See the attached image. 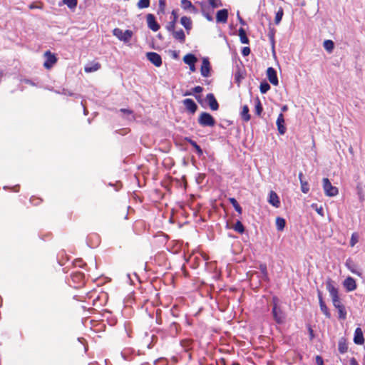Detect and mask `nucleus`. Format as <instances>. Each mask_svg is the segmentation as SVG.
<instances>
[{"label": "nucleus", "instance_id": "obj_1", "mask_svg": "<svg viewBox=\"0 0 365 365\" xmlns=\"http://www.w3.org/2000/svg\"><path fill=\"white\" fill-rule=\"evenodd\" d=\"M326 287L331 297L333 306L338 310L339 318L341 319H345L346 318V311L339 297L337 288L334 287L331 279L327 281Z\"/></svg>", "mask_w": 365, "mask_h": 365}, {"label": "nucleus", "instance_id": "obj_2", "mask_svg": "<svg viewBox=\"0 0 365 365\" xmlns=\"http://www.w3.org/2000/svg\"><path fill=\"white\" fill-rule=\"evenodd\" d=\"M215 118L208 113L202 112L198 118V123L203 127H213L215 125Z\"/></svg>", "mask_w": 365, "mask_h": 365}, {"label": "nucleus", "instance_id": "obj_3", "mask_svg": "<svg viewBox=\"0 0 365 365\" xmlns=\"http://www.w3.org/2000/svg\"><path fill=\"white\" fill-rule=\"evenodd\" d=\"M322 183L323 189L327 196L334 197L338 195V188L335 186H333L328 178H323Z\"/></svg>", "mask_w": 365, "mask_h": 365}, {"label": "nucleus", "instance_id": "obj_4", "mask_svg": "<svg viewBox=\"0 0 365 365\" xmlns=\"http://www.w3.org/2000/svg\"><path fill=\"white\" fill-rule=\"evenodd\" d=\"M113 34L118 39L125 42L129 41L133 36V32L131 31L126 30L123 31V30L118 28L113 30Z\"/></svg>", "mask_w": 365, "mask_h": 365}, {"label": "nucleus", "instance_id": "obj_5", "mask_svg": "<svg viewBox=\"0 0 365 365\" xmlns=\"http://www.w3.org/2000/svg\"><path fill=\"white\" fill-rule=\"evenodd\" d=\"M272 314L275 322L277 324H282L285 319V314L282 309L278 307L277 304L274 303L272 308Z\"/></svg>", "mask_w": 365, "mask_h": 365}, {"label": "nucleus", "instance_id": "obj_6", "mask_svg": "<svg viewBox=\"0 0 365 365\" xmlns=\"http://www.w3.org/2000/svg\"><path fill=\"white\" fill-rule=\"evenodd\" d=\"M44 56L46 58V61L43 63V66L46 69H50L56 63L57 58L55 56V55L53 54L50 51H46L44 53Z\"/></svg>", "mask_w": 365, "mask_h": 365}, {"label": "nucleus", "instance_id": "obj_7", "mask_svg": "<svg viewBox=\"0 0 365 365\" xmlns=\"http://www.w3.org/2000/svg\"><path fill=\"white\" fill-rule=\"evenodd\" d=\"M197 58L195 57V55L192 53L186 54L183 57V61L185 63L187 64L189 66L190 70L191 72L195 71V63L197 62Z\"/></svg>", "mask_w": 365, "mask_h": 365}, {"label": "nucleus", "instance_id": "obj_8", "mask_svg": "<svg viewBox=\"0 0 365 365\" xmlns=\"http://www.w3.org/2000/svg\"><path fill=\"white\" fill-rule=\"evenodd\" d=\"M147 58L155 66L160 67L162 65L161 56L155 52H148Z\"/></svg>", "mask_w": 365, "mask_h": 365}, {"label": "nucleus", "instance_id": "obj_9", "mask_svg": "<svg viewBox=\"0 0 365 365\" xmlns=\"http://www.w3.org/2000/svg\"><path fill=\"white\" fill-rule=\"evenodd\" d=\"M345 266L353 274L361 277L362 273L361 270L359 269L358 265L351 259L349 258L346 259L345 262Z\"/></svg>", "mask_w": 365, "mask_h": 365}, {"label": "nucleus", "instance_id": "obj_10", "mask_svg": "<svg viewBox=\"0 0 365 365\" xmlns=\"http://www.w3.org/2000/svg\"><path fill=\"white\" fill-rule=\"evenodd\" d=\"M182 103L186 110L191 114H194L197 110V106L195 101L190 98H186L182 101Z\"/></svg>", "mask_w": 365, "mask_h": 365}, {"label": "nucleus", "instance_id": "obj_11", "mask_svg": "<svg viewBox=\"0 0 365 365\" xmlns=\"http://www.w3.org/2000/svg\"><path fill=\"white\" fill-rule=\"evenodd\" d=\"M146 20L148 28L152 31H157L160 29V26L155 21V18L153 14H148L146 16Z\"/></svg>", "mask_w": 365, "mask_h": 365}, {"label": "nucleus", "instance_id": "obj_12", "mask_svg": "<svg viewBox=\"0 0 365 365\" xmlns=\"http://www.w3.org/2000/svg\"><path fill=\"white\" fill-rule=\"evenodd\" d=\"M210 64L209 60L206 58L202 59V66L200 68L201 75L204 77H208L210 76Z\"/></svg>", "mask_w": 365, "mask_h": 365}, {"label": "nucleus", "instance_id": "obj_13", "mask_svg": "<svg viewBox=\"0 0 365 365\" xmlns=\"http://www.w3.org/2000/svg\"><path fill=\"white\" fill-rule=\"evenodd\" d=\"M267 76L269 82L274 86H277L279 83L277 72L272 67H269L267 70Z\"/></svg>", "mask_w": 365, "mask_h": 365}, {"label": "nucleus", "instance_id": "obj_14", "mask_svg": "<svg viewBox=\"0 0 365 365\" xmlns=\"http://www.w3.org/2000/svg\"><path fill=\"white\" fill-rule=\"evenodd\" d=\"M343 285L347 292H352L356 289V281L351 277H346L343 282Z\"/></svg>", "mask_w": 365, "mask_h": 365}, {"label": "nucleus", "instance_id": "obj_15", "mask_svg": "<svg viewBox=\"0 0 365 365\" xmlns=\"http://www.w3.org/2000/svg\"><path fill=\"white\" fill-rule=\"evenodd\" d=\"M181 7L192 14H197L198 12L196 7L192 5L190 0H181Z\"/></svg>", "mask_w": 365, "mask_h": 365}, {"label": "nucleus", "instance_id": "obj_16", "mask_svg": "<svg viewBox=\"0 0 365 365\" xmlns=\"http://www.w3.org/2000/svg\"><path fill=\"white\" fill-rule=\"evenodd\" d=\"M228 11L227 9H221L217 12L216 21L217 23L225 24L227 21Z\"/></svg>", "mask_w": 365, "mask_h": 365}, {"label": "nucleus", "instance_id": "obj_17", "mask_svg": "<svg viewBox=\"0 0 365 365\" xmlns=\"http://www.w3.org/2000/svg\"><path fill=\"white\" fill-rule=\"evenodd\" d=\"M209 106L212 110H217L219 108V104L212 93H209L206 96Z\"/></svg>", "mask_w": 365, "mask_h": 365}, {"label": "nucleus", "instance_id": "obj_18", "mask_svg": "<svg viewBox=\"0 0 365 365\" xmlns=\"http://www.w3.org/2000/svg\"><path fill=\"white\" fill-rule=\"evenodd\" d=\"M354 341L355 344L362 345L364 343L363 331L361 328L358 327L355 329Z\"/></svg>", "mask_w": 365, "mask_h": 365}, {"label": "nucleus", "instance_id": "obj_19", "mask_svg": "<svg viewBox=\"0 0 365 365\" xmlns=\"http://www.w3.org/2000/svg\"><path fill=\"white\" fill-rule=\"evenodd\" d=\"M277 125L279 133L281 135H284L286 132V127L284 125V118L282 113H280L278 115V118L277 119Z\"/></svg>", "mask_w": 365, "mask_h": 365}, {"label": "nucleus", "instance_id": "obj_20", "mask_svg": "<svg viewBox=\"0 0 365 365\" xmlns=\"http://www.w3.org/2000/svg\"><path fill=\"white\" fill-rule=\"evenodd\" d=\"M268 202L275 207H279L280 206V201L279 197L277 195V193L274 191H270L269 194Z\"/></svg>", "mask_w": 365, "mask_h": 365}, {"label": "nucleus", "instance_id": "obj_21", "mask_svg": "<svg viewBox=\"0 0 365 365\" xmlns=\"http://www.w3.org/2000/svg\"><path fill=\"white\" fill-rule=\"evenodd\" d=\"M172 33L173 36L175 39L178 40L180 43H183L185 41V35L182 29L178 31H170Z\"/></svg>", "mask_w": 365, "mask_h": 365}, {"label": "nucleus", "instance_id": "obj_22", "mask_svg": "<svg viewBox=\"0 0 365 365\" xmlns=\"http://www.w3.org/2000/svg\"><path fill=\"white\" fill-rule=\"evenodd\" d=\"M101 68V64L98 62H91L86 65L84 71L86 73L95 72Z\"/></svg>", "mask_w": 365, "mask_h": 365}, {"label": "nucleus", "instance_id": "obj_23", "mask_svg": "<svg viewBox=\"0 0 365 365\" xmlns=\"http://www.w3.org/2000/svg\"><path fill=\"white\" fill-rule=\"evenodd\" d=\"M180 24L185 27L187 31V33L189 34L190 31L192 29V23L190 18L187 16H182L180 19Z\"/></svg>", "mask_w": 365, "mask_h": 365}, {"label": "nucleus", "instance_id": "obj_24", "mask_svg": "<svg viewBox=\"0 0 365 365\" xmlns=\"http://www.w3.org/2000/svg\"><path fill=\"white\" fill-rule=\"evenodd\" d=\"M172 15L173 16V21H170L166 26V29L168 31H173V29L175 28V24L178 17L177 12L175 10L172 11Z\"/></svg>", "mask_w": 365, "mask_h": 365}, {"label": "nucleus", "instance_id": "obj_25", "mask_svg": "<svg viewBox=\"0 0 365 365\" xmlns=\"http://www.w3.org/2000/svg\"><path fill=\"white\" fill-rule=\"evenodd\" d=\"M240 115L244 121L248 122L250 120L251 116L249 113V108L247 106L245 105L242 107Z\"/></svg>", "mask_w": 365, "mask_h": 365}, {"label": "nucleus", "instance_id": "obj_26", "mask_svg": "<svg viewBox=\"0 0 365 365\" xmlns=\"http://www.w3.org/2000/svg\"><path fill=\"white\" fill-rule=\"evenodd\" d=\"M286 221L284 218L277 217L276 218V226L279 231H282L285 227Z\"/></svg>", "mask_w": 365, "mask_h": 365}, {"label": "nucleus", "instance_id": "obj_27", "mask_svg": "<svg viewBox=\"0 0 365 365\" xmlns=\"http://www.w3.org/2000/svg\"><path fill=\"white\" fill-rule=\"evenodd\" d=\"M229 201L232 205V206L234 207L235 210L240 215H241L242 213V209L241 206L239 205V203L237 202V200L235 198H234V197H230V198H229Z\"/></svg>", "mask_w": 365, "mask_h": 365}, {"label": "nucleus", "instance_id": "obj_28", "mask_svg": "<svg viewBox=\"0 0 365 365\" xmlns=\"http://www.w3.org/2000/svg\"><path fill=\"white\" fill-rule=\"evenodd\" d=\"M239 36H240V41L242 43L246 44V43H249V39L247 37L246 32H245V31L242 28H240L239 29Z\"/></svg>", "mask_w": 365, "mask_h": 365}, {"label": "nucleus", "instance_id": "obj_29", "mask_svg": "<svg viewBox=\"0 0 365 365\" xmlns=\"http://www.w3.org/2000/svg\"><path fill=\"white\" fill-rule=\"evenodd\" d=\"M233 229L240 234H242L245 232V227L239 220L234 225Z\"/></svg>", "mask_w": 365, "mask_h": 365}, {"label": "nucleus", "instance_id": "obj_30", "mask_svg": "<svg viewBox=\"0 0 365 365\" xmlns=\"http://www.w3.org/2000/svg\"><path fill=\"white\" fill-rule=\"evenodd\" d=\"M283 15H284L283 9L279 8L275 15V18H274L275 24L278 25L281 22Z\"/></svg>", "mask_w": 365, "mask_h": 365}, {"label": "nucleus", "instance_id": "obj_31", "mask_svg": "<svg viewBox=\"0 0 365 365\" xmlns=\"http://www.w3.org/2000/svg\"><path fill=\"white\" fill-rule=\"evenodd\" d=\"M324 47L328 52H331L334 47V42L331 40H326L324 41Z\"/></svg>", "mask_w": 365, "mask_h": 365}, {"label": "nucleus", "instance_id": "obj_32", "mask_svg": "<svg viewBox=\"0 0 365 365\" xmlns=\"http://www.w3.org/2000/svg\"><path fill=\"white\" fill-rule=\"evenodd\" d=\"M262 110H263V108H262V103H261L259 99L257 98L256 103H255V111L256 115H260Z\"/></svg>", "mask_w": 365, "mask_h": 365}, {"label": "nucleus", "instance_id": "obj_33", "mask_svg": "<svg viewBox=\"0 0 365 365\" xmlns=\"http://www.w3.org/2000/svg\"><path fill=\"white\" fill-rule=\"evenodd\" d=\"M190 144L195 148L198 155H202L203 153L201 148L197 144V143L192 140H189Z\"/></svg>", "mask_w": 365, "mask_h": 365}, {"label": "nucleus", "instance_id": "obj_34", "mask_svg": "<svg viewBox=\"0 0 365 365\" xmlns=\"http://www.w3.org/2000/svg\"><path fill=\"white\" fill-rule=\"evenodd\" d=\"M259 89L262 93H266L270 89V86L267 82L264 81L260 83Z\"/></svg>", "mask_w": 365, "mask_h": 365}, {"label": "nucleus", "instance_id": "obj_35", "mask_svg": "<svg viewBox=\"0 0 365 365\" xmlns=\"http://www.w3.org/2000/svg\"><path fill=\"white\" fill-rule=\"evenodd\" d=\"M137 6L140 9L148 8L150 6V0H139Z\"/></svg>", "mask_w": 365, "mask_h": 365}, {"label": "nucleus", "instance_id": "obj_36", "mask_svg": "<svg viewBox=\"0 0 365 365\" xmlns=\"http://www.w3.org/2000/svg\"><path fill=\"white\" fill-rule=\"evenodd\" d=\"M259 270L261 271V273L262 274V277L264 279V280L268 279L267 277V266L264 264H262L259 265Z\"/></svg>", "mask_w": 365, "mask_h": 365}, {"label": "nucleus", "instance_id": "obj_37", "mask_svg": "<svg viewBox=\"0 0 365 365\" xmlns=\"http://www.w3.org/2000/svg\"><path fill=\"white\" fill-rule=\"evenodd\" d=\"M63 2L71 9L76 8L77 5V0H63Z\"/></svg>", "mask_w": 365, "mask_h": 365}, {"label": "nucleus", "instance_id": "obj_38", "mask_svg": "<svg viewBox=\"0 0 365 365\" xmlns=\"http://www.w3.org/2000/svg\"><path fill=\"white\" fill-rule=\"evenodd\" d=\"M120 111L127 115L128 120H133L135 119L134 115H133V111L131 110L122 108L120 110Z\"/></svg>", "mask_w": 365, "mask_h": 365}, {"label": "nucleus", "instance_id": "obj_39", "mask_svg": "<svg viewBox=\"0 0 365 365\" xmlns=\"http://www.w3.org/2000/svg\"><path fill=\"white\" fill-rule=\"evenodd\" d=\"M301 190L304 193H307L309 191V186L307 181L301 180Z\"/></svg>", "mask_w": 365, "mask_h": 365}, {"label": "nucleus", "instance_id": "obj_40", "mask_svg": "<svg viewBox=\"0 0 365 365\" xmlns=\"http://www.w3.org/2000/svg\"><path fill=\"white\" fill-rule=\"evenodd\" d=\"M320 309L321 311L322 312V313L327 317V318H330L331 317V314L329 311V309L328 307H327V305L324 304H320Z\"/></svg>", "mask_w": 365, "mask_h": 365}, {"label": "nucleus", "instance_id": "obj_41", "mask_svg": "<svg viewBox=\"0 0 365 365\" xmlns=\"http://www.w3.org/2000/svg\"><path fill=\"white\" fill-rule=\"evenodd\" d=\"M359 241V236L356 233H353L350 240V246L354 247Z\"/></svg>", "mask_w": 365, "mask_h": 365}, {"label": "nucleus", "instance_id": "obj_42", "mask_svg": "<svg viewBox=\"0 0 365 365\" xmlns=\"http://www.w3.org/2000/svg\"><path fill=\"white\" fill-rule=\"evenodd\" d=\"M166 4L165 0H159V9L158 13H164L165 9Z\"/></svg>", "mask_w": 365, "mask_h": 365}, {"label": "nucleus", "instance_id": "obj_43", "mask_svg": "<svg viewBox=\"0 0 365 365\" xmlns=\"http://www.w3.org/2000/svg\"><path fill=\"white\" fill-rule=\"evenodd\" d=\"M347 351V346L345 343L339 342V351L341 354H344Z\"/></svg>", "mask_w": 365, "mask_h": 365}, {"label": "nucleus", "instance_id": "obj_44", "mask_svg": "<svg viewBox=\"0 0 365 365\" xmlns=\"http://www.w3.org/2000/svg\"><path fill=\"white\" fill-rule=\"evenodd\" d=\"M209 3L214 8L218 7L221 5L218 0H209Z\"/></svg>", "mask_w": 365, "mask_h": 365}, {"label": "nucleus", "instance_id": "obj_45", "mask_svg": "<svg viewBox=\"0 0 365 365\" xmlns=\"http://www.w3.org/2000/svg\"><path fill=\"white\" fill-rule=\"evenodd\" d=\"M250 48L249 47H244L242 48V54L244 56H247L250 54Z\"/></svg>", "mask_w": 365, "mask_h": 365}, {"label": "nucleus", "instance_id": "obj_46", "mask_svg": "<svg viewBox=\"0 0 365 365\" xmlns=\"http://www.w3.org/2000/svg\"><path fill=\"white\" fill-rule=\"evenodd\" d=\"M316 364L317 365H324L323 359L320 356H316Z\"/></svg>", "mask_w": 365, "mask_h": 365}, {"label": "nucleus", "instance_id": "obj_47", "mask_svg": "<svg viewBox=\"0 0 365 365\" xmlns=\"http://www.w3.org/2000/svg\"><path fill=\"white\" fill-rule=\"evenodd\" d=\"M192 90H193V92L200 93L202 91L203 88L201 86H195Z\"/></svg>", "mask_w": 365, "mask_h": 365}, {"label": "nucleus", "instance_id": "obj_48", "mask_svg": "<svg viewBox=\"0 0 365 365\" xmlns=\"http://www.w3.org/2000/svg\"><path fill=\"white\" fill-rule=\"evenodd\" d=\"M350 365H359L357 361L354 358H351L349 361Z\"/></svg>", "mask_w": 365, "mask_h": 365}, {"label": "nucleus", "instance_id": "obj_49", "mask_svg": "<svg viewBox=\"0 0 365 365\" xmlns=\"http://www.w3.org/2000/svg\"><path fill=\"white\" fill-rule=\"evenodd\" d=\"M318 214H319L321 216L324 215L323 208L320 207L319 208L316 209Z\"/></svg>", "mask_w": 365, "mask_h": 365}, {"label": "nucleus", "instance_id": "obj_50", "mask_svg": "<svg viewBox=\"0 0 365 365\" xmlns=\"http://www.w3.org/2000/svg\"><path fill=\"white\" fill-rule=\"evenodd\" d=\"M237 18H238V20H239L240 23L241 24L244 25V24H245V21H244V20L241 18V16H240V13H239V12H237Z\"/></svg>", "mask_w": 365, "mask_h": 365}, {"label": "nucleus", "instance_id": "obj_51", "mask_svg": "<svg viewBox=\"0 0 365 365\" xmlns=\"http://www.w3.org/2000/svg\"><path fill=\"white\" fill-rule=\"evenodd\" d=\"M205 16L210 21H212L213 20L212 17L209 14H205Z\"/></svg>", "mask_w": 365, "mask_h": 365}, {"label": "nucleus", "instance_id": "obj_52", "mask_svg": "<svg viewBox=\"0 0 365 365\" xmlns=\"http://www.w3.org/2000/svg\"><path fill=\"white\" fill-rule=\"evenodd\" d=\"M25 82H26V83L31 85V86L35 85L31 80H26Z\"/></svg>", "mask_w": 365, "mask_h": 365}, {"label": "nucleus", "instance_id": "obj_53", "mask_svg": "<svg viewBox=\"0 0 365 365\" xmlns=\"http://www.w3.org/2000/svg\"><path fill=\"white\" fill-rule=\"evenodd\" d=\"M318 298H319V300L323 299L322 294L320 291H318Z\"/></svg>", "mask_w": 365, "mask_h": 365}, {"label": "nucleus", "instance_id": "obj_54", "mask_svg": "<svg viewBox=\"0 0 365 365\" xmlns=\"http://www.w3.org/2000/svg\"><path fill=\"white\" fill-rule=\"evenodd\" d=\"M358 193H359V199H360V200H361V201H362V200H364V197H363V196H362V195H361V191H360V190H359Z\"/></svg>", "mask_w": 365, "mask_h": 365}, {"label": "nucleus", "instance_id": "obj_55", "mask_svg": "<svg viewBox=\"0 0 365 365\" xmlns=\"http://www.w3.org/2000/svg\"><path fill=\"white\" fill-rule=\"evenodd\" d=\"M286 110H287V106H283L282 107V112H284V111H286Z\"/></svg>", "mask_w": 365, "mask_h": 365}, {"label": "nucleus", "instance_id": "obj_56", "mask_svg": "<svg viewBox=\"0 0 365 365\" xmlns=\"http://www.w3.org/2000/svg\"><path fill=\"white\" fill-rule=\"evenodd\" d=\"M302 177H303V174H302V173H300L299 174V179L300 181H301V180H302Z\"/></svg>", "mask_w": 365, "mask_h": 365}, {"label": "nucleus", "instance_id": "obj_57", "mask_svg": "<svg viewBox=\"0 0 365 365\" xmlns=\"http://www.w3.org/2000/svg\"><path fill=\"white\" fill-rule=\"evenodd\" d=\"M190 95H192V93L189 92V91H187L186 93H184V96H190Z\"/></svg>", "mask_w": 365, "mask_h": 365}, {"label": "nucleus", "instance_id": "obj_58", "mask_svg": "<svg viewBox=\"0 0 365 365\" xmlns=\"http://www.w3.org/2000/svg\"><path fill=\"white\" fill-rule=\"evenodd\" d=\"M309 333H310L311 338H312L313 337V331L311 328L309 329Z\"/></svg>", "mask_w": 365, "mask_h": 365}, {"label": "nucleus", "instance_id": "obj_59", "mask_svg": "<svg viewBox=\"0 0 365 365\" xmlns=\"http://www.w3.org/2000/svg\"><path fill=\"white\" fill-rule=\"evenodd\" d=\"M319 305L322 304H324V302L323 299H319Z\"/></svg>", "mask_w": 365, "mask_h": 365}, {"label": "nucleus", "instance_id": "obj_60", "mask_svg": "<svg viewBox=\"0 0 365 365\" xmlns=\"http://www.w3.org/2000/svg\"><path fill=\"white\" fill-rule=\"evenodd\" d=\"M349 152H350L351 153H353V148H352V147H350V148H349Z\"/></svg>", "mask_w": 365, "mask_h": 365}]
</instances>
